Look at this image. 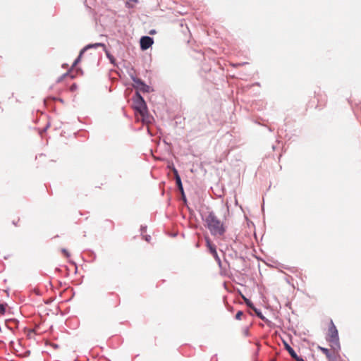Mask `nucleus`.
I'll return each instance as SVG.
<instances>
[{
  "label": "nucleus",
  "instance_id": "1",
  "mask_svg": "<svg viewBox=\"0 0 361 361\" xmlns=\"http://www.w3.org/2000/svg\"><path fill=\"white\" fill-rule=\"evenodd\" d=\"M207 228L213 235H223L226 232L224 223L213 212H209L205 218Z\"/></svg>",
  "mask_w": 361,
  "mask_h": 361
},
{
  "label": "nucleus",
  "instance_id": "2",
  "mask_svg": "<svg viewBox=\"0 0 361 361\" xmlns=\"http://www.w3.org/2000/svg\"><path fill=\"white\" fill-rule=\"evenodd\" d=\"M327 341L331 346H339L338 331L331 319L328 329Z\"/></svg>",
  "mask_w": 361,
  "mask_h": 361
},
{
  "label": "nucleus",
  "instance_id": "3",
  "mask_svg": "<svg viewBox=\"0 0 361 361\" xmlns=\"http://www.w3.org/2000/svg\"><path fill=\"white\" fill-rule=\"evenodd\" d=\"M318 349L326 355L328 361H338V355L334 350L331 351L328 348L321 346H318Z\"/></svg>",
  "mask_w": 361,
  "mask_h": 361
},
{
  "label": "nucleus",
  "instance_id": "4",
  "mask_svg": "<svg viewBox=\"0 0 361 361\" xmlns=\"http://www.w3.org/2000/svg\"><path fill=\"white\" fill-rule=\"evenodd\" d=\"M153 44V39L150 37L145 36L140 39V47L142 50L149 48Z\"/></svg>",
  "mask_w": 361,
  "mask_h": 361
},
{
  "label": "nucleus",
  "instance_id": "5",
  "mask_svg": "<svg viewBox=\"0 0 361 361\" xmlns=\"http://www.w3.org/2000/svg\"><path fill=\"white\" fill-rule=\"evenodd\" d=\"M103 47V49L104 50H106V46H105L104 44H102V43H95V44H89L86 47H85L82 50H81V51H80L78 59L75 61L73 65L74 66L76 65V63H78L80 61L82 54L84 53V51L86 49H87L89 48H92V47H95L96 48V47Z\"/></svg>",
  "mask_w": 361,
  "mask_h": 361
},
{
  "label": "nucleus",
  "instance_id": "6",
  "mask_svg": "<svg viewBox=\"0 0 361 361\" xmlns=\"http://www.w3.org/2000/svg\"><path fill=\"white\" fill-rule=\"evenodd\" d=\"M134 82L136 88L140 89L142 91H147L148 86H147L141 80L135 79Z\"/></svg>",
  "mask_w": 361,
  "mask_h": 361
},
{
  "label": "nucleus",
  "instance_id": "7",
  "mask_svg": "<svg viewBox=\"0 0 361 361\" xmlns=\"http://www.w3.org/2000/svg\"><path fill=\"white\" fill-rule=\"evenodd\" d=\"M205 240H206V245L208 247L210 253L215 252V250H216V246H215V245H214L212 243V242L211 241L209 238L206 237L205 238Z\"/></svg>",
  "mask_w": 361,
  "mask_h": 361
},
{
  "label": "nucleus",
  "instance_id": "8",
  "mask_svg": "<svg viewBox=\"0 0 361 361\" xmlns=\"http://www.w3.org/2000/svg\"><path fill=\"white\" fill-rule=\"evenodd\" d=\"M137 97H138V109L140 111V112L141 114H142V110L145 109V102L144 101V99H142V97L137 94Z\"/></svg>",
  "mask_w": 361,
  "mask_h": 361
},
{
  "label": "nucleus",
  "instance_id": "9",
  "mask_svg": "<svg viewBox=\"0 0 361 361\" xmlns=\"http://www.w3.org/2000/svg\"><path fill=\"white\" fill-rule=\"evenodd\" d=\"M176 185H177L179 190L183 195L184 194V192H183V185H182V183H181V180H180V176H176Z\"/></svg>",
  "mask_w": 361,
  "mask_h": 361
},
{
  "label": "nucleus",
  "instance_id": "10",
  "mask_svg": "<svg viewBox=\"0 0 361 361\" xmlns=\"http://www.w3.org/2000/svg\"><path fill=\"white\" fill-rule=\"evenodd\" d=\"M252 310L255 312V314L257 315L258 317H259L261 319L264 320V317L262 315L260 310L257 309L256 307H252Z\"/></svg>",
  "mask_w": 361,
  "mask_h": 361
},
{
  "label": "nucleus",
  "instance_id": "11",
  "mask_svg": "<svg viewBox=\"0 0 361 361\" xmlns=\"http://www.w3.org/2000/svg\"><path fill=\"white\" fill-rule=\"evenodd\" d=\"M213 257L215 258L216 261L217 262L218 264L221 267V261L217 254V252L216 250H215V252H212L211 253Z\"/></svg>",
  "mask_w": 361,
  "mask_h": 361
},
{
  "label": "nucleus",
  "instance_id": "12",
  "mask_svg": "<svg viewBox=\"0 0 361 361\" xmlns=\"http://www.w3.org/2000/svg\"><path fill=\"white\" fill-rule=\"evenodd\" d=\"M6 304H0V315H4L6 312Z\"/></svg>",
  "mask_w": 361,
  "mask_h": 361
},
{
  "label": "nucleus",
  "instance_id": "13",
  "mask_svg": "<svg viewBox=\"0 0 361 361\" xmlns=\"http://www.w3.org/2000/svg\"><path fill=\"white\" fill-rule=\"evenodd\" d=\"M284 346L287 351L289 353V354L293 353L294 350L287 343H284Z\"/></svg>",
  "mask_w": 361,
  "mask_h": 361
},
{
  "label": "nucleus",
  "instance_id": "14",
  "mask_svg": "<svg viewBox=\"0 0 361 361\" xmlns=\"http://www.w3.org/2000/svg\"><path fill=\"white\" fill-rule=\"evenodd\" d=\"M243 315V312L242 311H238L235 314V319L238 320H240Z\"/></svg>",
  "mask_w": 361,
  "mask_h": 361
},
{
  "label": "nucleus",
  "instance_id": "15",
  "mask_svg": "<svg viewBox=\"0 0 361 361\" xmlns=\"http://www.w3.org/2000/svg\"><path fill=\"white\" fill-rule=\"evenodd\" d=\"M245 301L246 305L248 307H250V308L252 309V307H255V306L253 305V304L252 303V302L250 300L245 298Z\"/></svg>",
  "mask_w": 361,
  "mask_h": 361
},
{
  "label": "nucleus",
  "instance_id": "16",
  "mask_svg": "<svg viewBox=\"0 0 361 361\" xmlns=\"http://www.w3.org/2000/svg\"><path fill=\"white\" fill-rule=\"evenodd\" d=\"M61 252L63 253V255L66 257H68L70 256V253L68 252V251L66 249H62L61 250Z\"/></svg>",
  "mask_w": 361,
  "mask_h": 361
},
{
  "label": "nucleus",
  "instance_id": "17",
  "mask_svg": "<svg viewBox=\"0 0 361 361\" xmlns=\"http://www.w3.org/2000/svg\"><path fill=\"white\" fill-rule=\"evenodd\" d=\"M290 355L293 358L295 359V360L299 357V356L297 355L296 353L295 352V350L293 351V353H290Z\"/></svg>",
  "mask_w": 361,
  "mask_h": 361
},
{
  "label": "nucleus",
  "instance_id": "18",
  "mask_svg": "<svg viewBox=\"0 0 361 361\" xmlns=\"http://www.w3.org/2000/svg\"><path fill=\"white\" fill-rule=\"evenodd\" d=\"M173 174H174V176H175V179L176 180V176H179V174L178 173V171L174 168L173 169Z\"/></svg>",
  "mask_w": 361,
  "mask_h": 361
},
{
  "label": "nucleus",
  "instance_id": "19",
  "mask_svg": "<svg viewBox=\"0 0 361 361\" xmlns=\"http://www.w3.org/2000/svg\"><path fill=\"white\" fill-rule=\"evenodd\" d=\"M106 55H107V56L110 59V60L112 62L113 61V59L110 56L109 54L107 51H106Z\"/></svg>",
  "mask_w": 361,
  "mask_h": 361
},
{
  "label": "nucleus",
  "instance_id": "20",
  "mask_svg": "<svg viewBox=\"0 0 361 361\" xmlns=\"http://www.w3.org/2000/svg\"><path fill=\"white\" fill-rule=\"evenodd\" d=\"M296 361H305L302 357H299Z\"/></svg>",
  "mask_w": 361,
  "mask_h": 361
},
{
  "label": "nucleus",
  "instance_id": "21",
  "mask_svg": "<svg viewBox=\"0 0 361 361\" xmlns=\"http://www.w3.org/2000/svg\"><path fill=\"white\" fill-rule=\"evenodd\" d=\"M129 1H132L133 3H137L138 0H128Z\"/></svg>",
  "mask_w": 361,
  "mask_h": 361
}]
</instances>
